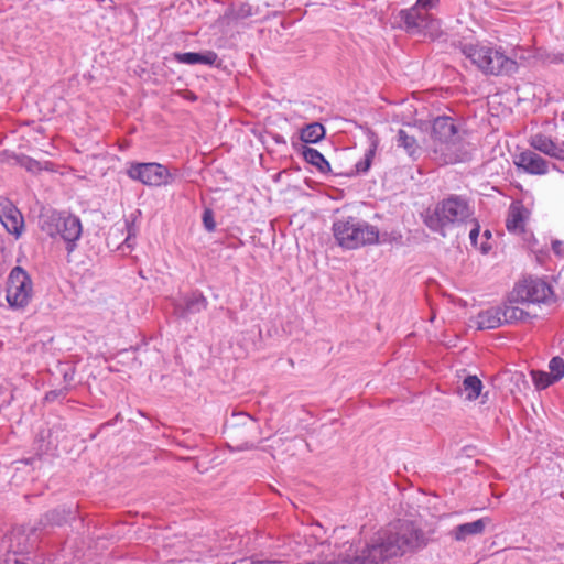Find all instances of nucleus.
Here are the masks:
<instances>
[{"instance_id":"nucleus-1","label":"nucleus","mask_w":564,"mask_h":564,"mask_svg":"<svg viewBox=\"0 0 564 564\" xmlns=\"http://www.w3.org/2000/svg\"><path fill=\"white\" fill-rule=\"evenodd\" d=\"M433 530L423 531L413 521L398 520L377 532L362 552L354 556L352 564H382L417 552L433 541Z\"/></svg>"},{"instance_id":"nucleus-2","label":"nucleus","mask_w":564,"mask_h":564,"mask_svg":"<svg viewBox=\"0 0 564 564\" xmlns=\"http://www.w3.org/2000/svg\"><path fill=\"white\" fill-rule=\"evenodd\" d=\"M473 217V210L468 202L456 195H452L438 203L432 214L425 218V225L433 231L446 236V228L455 225H467Z\"/></svg>"},{"instance_id":"nucleus-3","label":"nucleus","mask_w":564,"mask_h":564,"mask_svg":"<svg viewBox=\"0 0 564 564\" xmlns=\"http://www.w3.org/2000/svg\"><path fill=\"white\" fill-rule=\"evenodd\" d=\"M333 234L338 245L348 250L379 242L378 228L352 216L338 218Z\"/></svg>"},{"instance_id":"nucleus-4","label":"nucleus","mask_w":564,"mask_h":564,"mask_svg":"<svg viewBox=\"0 0 564 564\" xmlns=\"http://www.w3.org/2000/svg\"><path fill=\"white\" fill-rule=\"evenodd\" d=\"M430 150L435 154L440 164H451L458 161V131L449 117H437L431 129Z\"/></svg>"},{"instance_id":"nucleus-5","label":"nucleus","mask_w":564,"mask_h":564,"mask_svg":"<svg viewBox=\"0 0 564 564\" xmlns=\"http://www.w3.org/2000/svg\"><path fill=\"white\" fill-rule=\"evenodd\" d=\"M225 433L231 443H228V448L231 452L251 451L256 449L257 445L251 438L261 433L258 421L251 415L238 412L232 413L230 420L225 424Z\"/></svg>"},{"instance_id":"nucleus-6","label":"nucleus","mask_w":564,"mask_h":564,"mask_svg":"<svg viewBox=\"0 0 564 564\" xmlns=\"http://www.w3.org/2000/svg\"><path fill=\"white\" fill-rule=\"evenodd\" d=\"M41 228L52 238L59 236L66 242L68 253L74 251L76 241L82 236L79 218L65 213L53 212L47 215L43 219Z\"/></svg>"},{"instance_id":"nucleus-7","label":"nucleus","mask_w":564,"mask_h":564,"mask_svg":"<svg viewBox=\"0 0 564 564\" xmlns=\"http://www.w3.org/2000/svg\"><path fill=\"white\" fill-rule=\"evenodd\" d=\"M33 296V283L29 273L21 267H14L8 276L6 299L10 307L24 308Z\"/></svg>"},{"instance_id":"nucleus-8","label":"nucleus","mask_w":564,"mask_h":564,"mask_svg":"<svg viewBox=\"0 0 564 564\" xmlns=\"http://www.w3.org/2000/svg\"><path fill=\"white\" fill-rule=\"evenodd\" d=\"M132 180H138L148 186H166L172 184L176 174L160 163H135L128 170Z\"/></svg>"},{"instance_id":"nucleus-9","label":"nucleus","mask_w":564,"mask_h":564,"mask_svg":"<svg viewBox=\"0 0 564 564\" xmlns=\"http://www.w3.org/2000/svg\"><path fill=\"white\" fill-rule=\"evenodd\" d=\"M517 299L528 303H547L552 300V288L541 279H527L516 288Z\"/></svg>"},{"instance_id":"nucleus-10","label":"nucleus","mask_w":564,"mask_h":564,"mask_svg":"<svg viewBox=\"0 0 564 564\" xmlns=\"http://www.w3.org/2000/svg\"><path fill=\"white\" fill-rule=\"evenodd\" d=\"M400 19L404 24L405 31L410 34H426L435 29L436 21L432 15L419 9V7H411L406 10H401Z\"/></svg>"},{"instance_id":"nucleus-11","label":"nucleus","mask_w":564,"mask_h":564,"mask_svg":"<svg viewBox=\"0 0 564 564\" xmlns=\"http://www.w3.org/2000/svg\"><path fill=\"white\" fill-rule=\"evenodd\" d=\"M513 164L518 170L530 175H545L550 171V166L557 170L555 164H551L539 153L532 150H524L513 156Z\"/></svg>"},{"instance_id":"nucleus-12","label":"nucleus","mask_w":564,"mask_h":564,"mask_svg":"<svg viewBox=\"0 0 564 564\" xmlns=\"http://www.w3.org/2000/svg\"><path fill=\"white\" fill-rule=\"evenodd\" d=\"M0 221L6 230L19 237L23 230V217L20 210L6 197H0Z\"/></svg>"},{"instance_id":"nucleus-13","label":"nucleus","mask_w":564,"mask_h":564,"mask_svg":"<svg viewBox=\"0 0 564 564\" xmlns=\"http://www.w3.org/2000/svg\"><path fill=\"white\" fill-rule=\"evenodd\" d=\"M530 147L552 159L564 161V141L556 142L544 133H534L529 138Z\"/></svg>"},{"instance_id":"nucleus-14","label":"nucleus","mask_w":564,"mask_h":564,"mask_svg":"<svg viewBox=\"0 0 564 564\" xmlns=\"http://www.w3.org/2000/svg\"><path fill=\"white\" fill-rule=\"evenodd\" d=\"M484 74L486 75H510L517 72L516 61L507 57L502 52L494 48V54H487Z\"/></svg>"},{"instance_id":"nucleus-15","label":"nucleus","mask_w":564,"mask_h":564,"mask_svg":"<svg viewBox=\"0 0 564 564\" xmlns=\"http://www.w3.org/2000/svg\"><path fill=\"white\" fill-rule=\"evenodd\" d=\"M489 522V518H481L473 522L463 523L455 527L449 534L455 541H466L469 536L481 535Z\"/></svg>"},{"instance_id":"nucleus-16","label":"nucleus","mask_w":564,"mask_h":564,"mask_svg":"<svg viewBox=\"0 0 564 564\" xmlns=\"http://www.w3.org/2000/svg\"><path fill=\"white\" fill-rule=\"evenodd\" d=\"M207 305V299L202 293L194 292L185 297L183 303L175 305V312L180 317L187 318L192 314L206 310Z\"/></svg>"},{"instance_id":"nucleus-17","label":"nucleus","mask_w":564,"mask_h":564,"mask_svg":"<svg viewBox=\"0 0 564 564\" xmlns=\"http://www.w3.org/2000/svg\"><path fill=\"white\" fill-rule=\"evenodd\" d=\"M462 54L484 73L487 54H494V47L479 44H465L460 48Z\"/></svg>"},{"instance_id":"nucleus-18","label":"nucleus","mask_w":564,"mask_h":564,"mask_svg":"<svg viewBox=\"0 0 564 564\" xmlns=\"http://www.w3.org/2000/svg\"><path fill=\"white\" fill-rule=\"evenodd\" d=\"M65 437V429L62 426V424H56L47 431L46 435H44V432L40 433L37 441L41 442V445L39 446V451L46 452L51 447L57 448L63 444Z\"/></svg>"},{"instance_id":"nucleus-19","label":"nucleus","mask_w":564,"mask_h":564,"mask_svg":"<svg viewBox=\"0 0 564 564\" xmlns=\"http://www.w3.org/2000/svg\"><path fill=\"white\" fill-rule=\"evenodd\" d=\"M175 61L182 64H205L213 65L217 61L218 56L213 51H206L204 53L187 52V53H175Z\"/></svg>"},{"instance_id":"nucleus-20","label":"nucleus","mask_w":564,"mask_h":564,"mask_svg":"<svg viewBox=\"0 0 564 564\" xmlns=\"http://www.w3.org/2000/svg\"><path fill=\"white\" fill-rule=\"evenodd\" d=\"M369 148L365 153V156L361 161L357 162L355 167L357 173H367L372 164V160L375 158L376 151L379 147V137L377 133L370 129L366 132Z\"/></svg>"},{"instance_id":"nucleus-21","label":"nucleus","mask_w":564,"mask_h":564,"mask_svg":"<svg viewBox=\"0 0 564 564\" xmlns=\"http://www.w3.org/2000/svg\"><path fill=\"white\" fill-rule=\"evenodd\" d=\"M477 328L480 330L495 329L502 325L500 307H490L481 311L476 317Z\"/></svg>"},{"instance_id":"nucleus-22","label":"nucleus","mask_w":564,"mask_h":564,"mask_svg":"<svg viewBox=\"0 0 564 564\" xmlns=\"http://www.w3.org/2000/svg\"><path fill=\"white\" fill-rule=\"evenodd\" d=\"M397 145L404 149L410 158L417 160L421 155V147L415 138L409 130L400 129L397 133Z\"/></svg>"},{"instance_id":"nucleus-23","label":"nucleus","mask_w":564,"mask_h":564,"mask_svg":"<svg viewBox=\"0 0 564 564\" xmlns=\"http://www.w3.org/2000/svg\"><path fill=\"white\" fill-rule=\"evenodd\" d=\"M524 213L525 209L520 204H511L506 220L507 229L510 232L521 234L524 231Z\"/></svg>"},{"instance_id":"nucleus-24","label":"nucleus","mask_w":564,"mask_h":564,"mask_svg":"<svg viewBox=\"0 0 564 564\" xmlns=\"http://www.w3.org/2000/svg\"><path fill=\"white\" fill-rule=\"evenodd\" d=\"M499 307L501 313L502 325L522 322L529 318L530 316L529 313L525 312L523 308L514 306L511 301L508 303H503Z\"/></svg>"},{"instance_id":"nucleus-25","label":"nucleus","mask_w":564,"mask_h":564,"mask_svg":"<svg viewBox=\"0 0 564 564\" xmlns=\"http://www.w3.org/2000/svg\"><path fill=\"white\" fill-rule=\"evenodd\" d=\"M482 390V382L477 376H467L459 388V394L468 401L476 400Z\"/></svg>"},{"instance_id":"nucleus-26","label":"nucleus","mask_w":564,"mask_h":564,"mask_svg":"<svg viewBox=\"0 0 564 564\" xmlns=\"http://www.w3.org/2000/svg\"><path fill=\"white\" fill-rule=\"evenodd\" d=\"M302 154L305 161L315 166L321 173L326 174L330 172L329 162L316 149L303 147Z\"/></svg>"},{"instance_id":"nucleus-27","label":"nucleus","mask_w":564,"mask_h":564,"mask_svg":"<svg viewBox=\"0 0 564 564\" xmlns=\"http://www.w3.org/2000/svg\"><path fill=\"white\" fill-rule=\"evenodd\" d=\"M325 137V128L318 122L307 124L301 131V140L305 143H317Z\"/></svg>"},{"instance_id":"nucleus-28","label":"nucleus","mask_w":564,"mask_h":564,"mask_svg":"<svg viewBox=\"0 0 564 564\" xmlns=\"http://www.w3.org/2000/svg\"><path fill=\"white\" fill-rule=\"evenodd\" d=\"M124 230L128 231V235L124 237L123 242L130 248L131 247V245H130L131 236H134L135 234L132 229V224L128 220H126L123 224H116L110 229V231L108 234V245H110L111 241H112V243H116L115 238L119 239V238L123 237Z\"/></svg>"},{"instance_id":"nucleus-29","label":"nucleus","mask_w":564,"mask_h":564,"mask_svg":"<svg viewBox=\"0 0 564 564\" xmlns=\"http://www.w3.org/2000/svg\"><path fill=\"white\" fill-rule=\"evenodd\" d=\"M18 164L22 167H24L26 171L33 173V174H36L39 172H41L42 170H47L48 169V162H40L37 160H34L30 156H26V155H22L20 158H18Z\"/></svg>"},{"instance_id":"nucleus-30","label":"nucleus","mask_w":564,"mask_h":564,"mask_svg":"<svg viewBox=\"0 0 564 564\" xmlns=\"http://www.w3.org/2000/svg\"><path fill=\"white\" fill-rule=\"evenodd\" d=\"M70 513H72V510L66 509L65 507L56 508V509L47 512L45 514V519L51 524L61 525L62 523H64L67 520V518L70 516Z\"/></svg>"},{"instance_id":"nucleus-31","label":"nucleus","mask_w":564,"mask_h":564,"mask_svg":"<svg viewBox=\"0 0 564 564\" xmlns=\"http://www.w3.org/2000/svg\"><path fill=\"white\" fill-rule=\"evenodd\" d=\"M531 377L534 382V386L536 389H545L552 383L555 382V380L551 377L549 372L542 371V370H532Z\"/></svg>"},{"instance_id":"nucleus-32","label":"nucleus","mask_w":564,"mask_h":564,"mask_svg":"<svg viewBox=\"0 0 564 564\" xmlns=\"http://www.w3.org/2000/svg\"><path fill=\"white\" fill-rule=\"evenodd\" d=\"M252 7L249 3L232 6L230 17L235 20H243L252 15Z\"/></svg>"},{"instance_id":"nucleus-33","label":"nucleus","mask_w":564,"mask_h":564,"mask_svg":"<svg viewBox=\"0 0 564 564\" xmlns=\"http://www.w3.org/2000/svg\"><path fill=\"white\" fill-rule=\"evenodd\" d=\"M549 368L551 370V377L558 381L564 377V360L561 357H553L550 360Z\"/></svg>"},{"instance_id":"nucleus-34","label":"nucleus","mask_w":564,"mask_h":564,"mask_svg":"<svg viewBox=\"0 0 564 564\" xmlns=\"http://www.w3.org/2000/svg\"><path fill=\"white\" fill-rule=\"evenodd\" d=\"M203 223L207 231L212 232L215 230L216 224L214 220V215L210 209H206L203 214Z\"/></svg>"},{"instance_id":"nucleus-35","label":"nucleus","mask_w":564,"mask_h":564,"mask_svg":"<svg viewBox=\"0 0 564 564\" xmlns=\"http://www.w3.org/2000/svg\"><path fill=\"white\" fill-rule=\"evenodd\" d=\"M468 224L471 225V228H470V231H469V239H470V241H471V243L474 246H477V239H478V236H479L480 226L476 221V219L473 218V217L468 220Z\"/></svg>"},{"instance_id":"nucleus-36","label":"nucleus","mask_w":564,"mask_h":564,"mask_svg":"<svg viewBox=\"0 0 564 564\" xmlns=\"http://www.w3.org/2000/svg\"><path fill=\"white\" fill-rule=\"evenodd\" d=\"M379 242H397L402 243V235L400 232H391V234H382L381 239L379 238Z\"/></svg>"},{"instance_id":"nucleus-37","label":"nucleus","mask_w":564,"mask_h":564,"mask_svg":"<svg viewBox=\"0 0 564 564\" xmlns=\"http://www.w3.org/2000/svg\"><path fill=\"white\" fill-rule=\"evenodd\" d=\"M438 0H417L414 7H419L420 10L426 11L431 8H433Z\"/></svg>"},{"instance_id":"nucleus-38","label":"nucleus","mask_w":564,"mask_h":564,"mask_svg":"<svg viewBox=\"0 0 564 564\" xmlns=\"http://www.w3.org/2000/svg\"><path fill=\"white\" fill-rule=\"evenodd\" d=\"M270 563H275L274 561H269V560H264V561H261V560H257L254 557H246V558H241L239 560L238 562H232L230 564H270Z\"/></svg>"},{"instance_id":"nucleus-39","label":"nucleus","mask_w":564,"mask_h":564,"mask_svg":"<svg viewBox=\"0 0 564 564\" xmlns=\"http://www.w3.org/2000/svg\"><path fill=\"white\" fill-rule=\"evenodd\" d=\"M552 250L557 256L564 254V242L561 240H553L552 241Z\"/></svg>"},{"instance_id":"nucleus-40","label":"nucleus","mask_w":564,"mask_h":564,"mask_svg":"<svg viewBox=\"0 0 564 564\" xmlns=\"http://www.w3.org/2000/svg\"><path fill=\"white\" fill-rule=\"evenodd\" d=\"M547 61L553 64L564 63V53H553L547 55Z\"/></svg>"},{"instance_id":"nucleus-41","label":"nucleus","mask_w":564,"mask_h":564,"mask_svg":"<svg viewBox=\"0 0 564 564\" xmlns=\"http://www.w3.org/2000/svg\"><path fill=\"white\" fill-rule=\"evenodd\" d=\"M56 394L54 391H51L50 393L46 394V399H52V398H55Z\"/></svg>"},{"instance_id":"nucleus-42","label":"nucleus","mask_w":564,"mask_h":564,"mask_svg":"<svg viewBox=\"0 0 564 564\" xmlns=\"http://www.w3.org/2000/svg\"><path fill=\"white\" fill-rule=\"evenodd\" d=\"M480 249L484 253H486L489 248H487L486 245H481Z\"/></svg>"},{"instance_id":"nucleus-43","label":"nucleus","mask_w":564,"mask_h":564,"mask_svg":"<svg viewBox=\"0 0 564 564\" xmlns=\"http://www.w3.org/2000/svg\"><path fill=\"white\" fill-rule=\"evenodd\" d=\"M484 236H485L486 238H490V237H491V234H490V231H489V230H486V231L484 232Z\"/></svg>"},{"instance_id":"nucleus-44","label":"nucleus","mask_w":564,"mask_h":564,"mask_svg":"<svg viewBox=\"0 0 564 564\" xmlns=\"http://www.w3.org/2000/svg\"><path fill=\"white\" fill-rule=\"evenodd\" d=\"M20 463H21V464H25V465H26V464H29V463H30V460H28V459H26V460H21Z\"/></svg>"}]
</instances>
